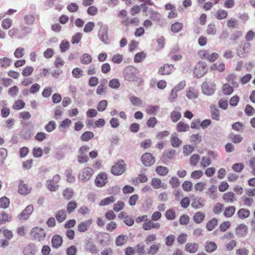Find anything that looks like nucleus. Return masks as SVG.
<instances>
[{"mask_svg":"<svg viewBox=\"0 0 255 255\" xmlns=\"http://www.w3.org/2000/svg\"><path fill=\"white\" fill-rule=\"evenodd\" d=\"M228 15V13L227 11L223 9H218L215 14V17L219 20L226 19Z\"/></svg>","mask_w":255,"mask_h":255,"instance_id":"39","label":"nucleus"},{"mask_svg":"<svg viewBox=\"0 0 255 255\" xmlns=\"http://www.w3.org/2000/svg\"><path fill=\"white\" fill-rule=\"evenodd\" d=\"M175 150L174 149H169L164 151L163 157L166 159H171L174 158L175 155Z\"/></svg>","mask_w":255,"mask_h":255,"instance_id":"56","label":"nucleus"},{"mask_svg":"<svg viewBox=\"0 0 255 255\" xmlns=\"http://www.w3.org/2000/svg\"><path fill=\"white\" fill-rule=\"evenodd\" d=\"M165 216L168 220H174L176 217V212L175 210L173 209H169L167 210L165 212Z\"/></svg>","mask_w":255,"mask_h":255,"instance_id":"61","label":"nucleus"},{"mask_svg":"<svg viewBox=\"0 0 255 255\" xmlns=\"http://www.w3.org/2000/svg\"><path fill=\"white\" fill-rule=\"evenodd\" d=\"M197 54L200 59L207 60L210 62H214L219 56L218 53H210L209 51L206 49H202L198 51Z\"/></svg>","mask_w":255,"mask_h":255,"instance_id":"2","label":"nucleus"},{"mask_svg":"<svg viewBox=\"0 0 255 255\" xmlns=\"http://www.w3.org/2000/svg\"><path fill=\"white\" fill-rule=\"evenodd\" d=\"M217 249L216 244L212 241H207L205 243V250L208 253H212Z\"/></svg>","mask_w":255,"mask_h":255,"instance_id":"31","label":"nucleus"},{"mask_svg":"<svg viewBox=\"0 0 255 255\" xmlns=\"http://www.w3.org/2000/svg\"><path fill=\"white\" fill-rule=\"evenodd\" d=\"M218 220L214 218L210 220L206 225V228L208 231H213L218 225Z\"/></svg>","mask_w":255,"mask_h":255,"instance_id":"30","label":"nucleus"},{"mask_svg":"<svg viewBox=\"0 0 255 255\" xmlns=\"http://www.w3.org/2000/svg\"><path fill=\"white\" fill-rule=\"evenodd\" d=\"M141 160L143 164L146 166H151L155 162L154 157L148 152L143 154L141 157Z\"/></svg>","mask_w":255,"mask_h":255,"instance_id":"11","label":"nucleus"},{"mask_svg":"<svg viewBox=\"0 0 255 255\" xmlns=\"http://www.w3.org/2000/svg\"><path fill=\"white\" fill-rule=\"evenodd\" d=\"M25 105V104L24 101L22 100L18 99L14 102L12 105V108L15 110H20L24 108Z\"/></svg>","mask_w":255,"mask_h":255,"instance_id":"46","label":"nucleus"},{"mask_svg":"<svg viewBox=\"0 0 255 255\" xmlns=\"http://www.w3.org/2000/svg\"><path fill=\"white\" fill-rule=\"evenodd\" d=\"M12 63V60L7 57H3L0 59V66L2 68L9 67Z\"/></svg>","mask_w":255,"mask_h":255,"instance_id":"57","label":"nucleus"},{"mask_svg":"<svg viewBox=\"0 0 255 255\" xmlns=\"http://www.w3.org/2000/svg\"><path fill=\"white\" fill-rule=\"evenodd\" d=\"M34 207L32 205H29L19 215L18 218L20 220H27L29 218L30 215L32 213Z\"/></svg>","mask_w":255,"mask_h":255,"instance_id":"14","label":"nucleus"},{"mask_svg":"<svg viewBox=\"0 0 255 255\" xmlns=\"http://www.w3.org/2000/svg\"><path fill=\"white\" fill-rule=\"evenodd\" d=\"M170 118L174 123L177 122L181 118V114L180 112L173 111L170 114Z\"/></svg>","mask_w":255,"mask_h":255,"instance_id":"59","label":"nucleus"},{"mask_svg":"<svg viewBox=\"0 0 255 255\" xmlns=\"http://www.w3.org/2000/svg\"><path fill=\"white\" fill-rule=\"evenodd\" d=\"M174 70L173 65L165 64L161 67L158 71V74L160 75H169Z\"/></svg>","mask_w":255,"mask_h":255,"instance_id":"13","label":"nucleus"},{"mask_svg":"<svg viewBox=\"0 0 255 255\" xmlns=\"http://www.w3.org/2000/svg\"><path fill=\"white\" fill-rule=\"evenodd\" d=\"M56 127V123L53 121H51L45 126L44 128L46 131L50 132L54 130Z\"/></svg>","mask_w":255,"mask_h":255,"instance_id":"64","label":"nucleus"},{"mask_svg":"<svg viewBox=\"0 0 255 255\" xmlns=\"http://www.w3.org/2000/svg\"><path fill=\"white\" fill-rule=\"evenodd\" d=\"M12 220V217L4 211L0 212V225L9 222Z\"/></svg>","mask_w":255,"mask_h":255,"instance_id":"29","label":"nucleus"},{"mask_svg":"<svg viewBox=\"0 0 255 255\" xmlns=\"http://www.w3.org/2000/svg\"><path fill=\"white\" fill-rule=\"evenodd\" d=\"M85 249L86 251L93 254H97L99 252V250L91 240H88L86 242Z\"/></svg>","mask_w":255,"mask_h":255,"instance_id":"19","label":"nucleus"},{"mask_svg":"<svg viewBox=\"0 0 255 255\" xmlns=\"http://www.w3.org/2000/svg\"><path fill=\"white\" fill-rule=\"evenodd\" d=\"M12 24V20L11 18H6L4 19L1 22V27L4 29H9Z\"/></svg>","mask_w":255,"mask_h":255,"instance_id":"63","label":"nucleus"},{"mask_svg":"<svg viewBox=\"0 0 255 255\" xmlns=\"http://www.w3.org/2000/svg\"><path fill=\"white\" fill-rule=\"evenodd\" d=\"M202 92L208 96L213 95L216 90V84L213 82H204L201 86Z\"/></svg>","mask_w":255,"mask_h":255,"instance_id":"7","label":"nucleus"},{"mask_svg":"<svg viewBox=\"0 0 255 255\" xmlns=\"http://www.w3.org/2000/svg\"><path fill=\"white\" fill-rule=\"evenodd\" d=\"M222 199L225 202L228 203H232L236 200L235 193L231 191L224 193Z\"/></svg>","mask_w":255,"mask_h":255,"instance_id":"22","label":"nucleus"},{"mask_svg":"<svg viewBox=\"0 0 255 255\" xmlns=\"http://www.w3.org/2000/svg\"><path fill=\"white\" fill-rule=\"evenodd\" d=\"M152 220H148L142 224V229L145 231L150 230L152 229H158L160 227L159 223H154Z\"/></svg>","mask_w":255,"mask_h":255,"instance_id":"16","label":"nucleus"},{"mask_svg":"<svg viewBox=\"0 0 255 255\" xmlns=\"http://www.w3.org/2000/svg\"><path fill=\"white\" fill-rule=\"evenodd\" d=\"M159 107L158 106L148 105L146 108V113L150 115L156 114Z\"/></svg>","mask_w":255,"mask_h":255,"instance_id":"52","label":"nucleus"},{"mask_svg":"<svg viewBox=\"0 0 255 255\" xmlns=\"http://www.w3.org/2000/svg\"><path fill=\"white\" fill-rule=\"evenodd\" d=\"M118 16L122 20L121 23L125 26L128 27L130 25L136 26L139 24V19L136 17L129 18L128 16V12L126 10H121Z\"/></svg>","mask_w":255,"mask_h":255,"instance_id":"1","label":"nucleus"},{"mask_svg":"<svg viewBox=\"0 0 255 255\" xmlns=\"http://www.w3.org/2000/svg\"><path fill=\"white\" fill-rule=\"evenodd\" d=\"M233 86H231L229 83H225L223 85L222 90L223 93L225 95H230L234 92Z\"/></svg>","mask_w":255,"mask_h":255,"instance_id":"33","label":"nucleus"},{"mask_svg":"<svg viewBox=\"0 0 255 255\" xmlns=\"http://www.w3.org/2000/svg\"><path fill=\"white\" fill-rule=\"evenodd\" d=\"M73 190L71 188H67L63 191V196L66 200H70L73 196Z\"/></svg>","mask_w":255,"mask_h":255,"instance_id":"58","label":"nucleus"},{"mask_svg":"<svg viewBox=\"0 0 255 255\" xmlns=\"http://www.w3.org/2000/svg\"><path fill=\"white\" fill-rule=\"evenodd\" d=\"M61 177L58 174L55 175L52 179H48L46 183L47 188L51 192H55L59 188L58 183L60 181Z\"/></svg>","mask_w":255,"mask_h":255,"instance_id":"6","label":"nucleus"},{"mask_svg":"<svg viewBox=\"0 0 255 255\" xmlns=\"http://www.w3.org/2000/svg\"><path fill=\"white\" fill-rule=\"evenodd\" d=\"M10 204L9 199L3 196L0 198V208L2 209L7 208Z\"/></svg>","mask_w":255,"mask_h":255,"instance_id":"53","label":"nucleus"},{"mask_svg":"<svg viewBox=\"0 0 255 255\" xmlns=\"http://www.w3.org/2000/svg\"><path fill=\"white\" fill-rule=\"evenodd\" d=\"M126 169V165L123 160H120L113 165L111 172L114 175L118 176L122 174Z\"/></svg>","mask_w":255,"mask_h":255,"instance_id":"5","label":"nucleus"},{"mask_svg":"<svg viewBox=\"0 0 255 255\" xmlns=\"http://www.w3.org/2000/svg\"><path fill=\"white\" fill-rule=\"evenodd\" d=\"M227 81L230 83L235 87H238L239 86L238 83L236 81L237 77L235 74L231 73L228 74L226 77Z\"/></svg>","mask_w":255,"mask_h":255,"instance_id":"32","label":"nucleus"},{"mask_svg":"<svg viewBox=\"0 0 255 255\" xmlns=\"http://www.w3.org/2000/svg\"><path fill=\"white\" fill-rule=\"evenodd\" d=\"M93 173L94 171L91 167H86L81 170L79 179L82 182H86L92 177Z\"/></svg>","mask_w":255,"mask_h":255,"instance_id":"10","label":"nucleus"},{"mask_svg":"<svg viewBox=\"0 0 255 255\" xmlns=\"http://www.w3.org/2000/svg\"><path fill=\"white\" fill-rule=\"evenodd\" d=\"M30 235L33 240L40 242L45 239L46 233L43 229L36 227L32 229Z\"/></svg>","mask_w":255,"mask_h":255,"instance_id":"3","label":"nucleus"},{"mask_svg":"<svg viewBox=\"0 0 255 255\" xmlns=\"http://www.w3.org/2000/svg\"><path fill=\"white\" fill-rule=\"evenodd\" d=\"M217 187L215 185H212L206 192V195L212 199H215L217 198Z\"/></svg>","mask_w":255,"mask_h":255,"instance_id":"27","label":"nucleus"},{"mask_svg":"<svg viewBox=\"0 0 255 255\" xmlns=\"http://www.w3.org/2000/svg\"><path fill=\"white\" fill-rule=\"evenodd\" d=\"M116 198L114 196H109L102 199L99 203L101 206H107L116 201Z\"/></svg>","mask_w":255,"mask_h":255,"instance_id":"35","label":"nucleus"},{"mask_svg":"<svg viewBox=\"0 0 255 255\" xmlns=\"http://www.w3.org/2000/svg\"><path fill=\"white\" fill-rule=\"evenodd\" d=\"M208 70L207 64L203 62H198L195 66L193 74L195 77L198 78L202 77Z\"/></svg>","mask_w":255,"mask_h":255,"instance_id":"4","label":"nucleus"},{"mask_svg":"<svg viewBox=\"0 0 255 255\" xmlns=\"http://www.w3.org/2000/svg\"><path fill=\"white\" fill-rule=\"evenodd\" d=\"M146 54L143 51L137 53L134 58V62L135 63L141 62L146 57Z\"/></svg>","mask_w":255,"mask_h":255,"instance_id":"60","label":"nucleus"},{"mask_svg":"<svg viewBox=\"0 0 255 255\" xmlns=\"http://www.w3.org/2000/svg\"><path fill=\"white\" fill-rule=\"evenodd\" d=\"M93 223L92 219H88L79 224L77 230L79 232H86Z\"/></svg>","mask_w":255,"mask_h":255,"instance_id":"18","label":"nucleus"},{"mask_svg":"<svg viewBox=\"0 0 255 255\" xmlns=\"http://www.w3.org/2000/svg\"><path fill=\"white\" fill-rule=\"evenodd\" d=\"M31 129L28 128H23L20 133L21 137L24 139H29L31 137Z\"/></svg>","mask_w":255,"mask_h":255,"instance_id":"45","label":"nucleus"},{"mask_svg":"<svg viewBox=\"0 0 255 255\" xmlns=\"http://www.w3.org/2000/svg\"><path fill=\"white\" fill-rule=\"evenodd\" d=\"M183 25L179 22H175L171 25V30L174 33L179 32L183 28Z\"/></svg>","mask_w":255,"mask_h":255,"instance_id":"54","label":"nucleus"},{"mask_svg":"<svg viewBox=\"0 0 255 255\" xmlns=\"http://www.w3.org/2000/svg\"><path fill=\"white\" fill-rule=\"evenodd\" d=\"M160 246L161 245L159 243L152 245L147 250V254L149 255L156 254L158 252Z\"/></svg>","mask_w":255,"mask_h":255,"instance_id":"40","label":"nucleus"},{"mask_svg":"<svg viewBox=\"0 0 255 255\" xmlns=\"http://www.w3.org/2000/svg\"><path fill=\"white\" fill-rule=\"evenodd\" d=\"M236 209L233 206L227 207L224 212V215L227 218L231 217L235 213Z\"/></svg>","mask_w":255,"mask_h":255,"instance_id":"42","label":"nucleus"},{"mask_svg":"<svg viewBox=\"0 0 255 255\" xmlns=\"http://www.w3.org/2000/svg\"><path fill=\"white\" fill-rule=\"evenodd\" d=\"M211 109V117L213 120L216 121H219L220 118V111L218 110L215 105H211L210 107Z\"/></svg>","mask_w":255,"mask_h":255,"instance_id":"28","label":"nucleus"},{"mask_svg":"<svg viewBox=\"0 0 255 255\" xmlns=\"http://www.w3.org/2000/svg\"><path fill=\"white\" fill-rule=\"evenodd\" d=\"M227 26L229 28L234 29L238 27V21L235 18H231L227 20Z\"/></svg>","mask_w":255,"mask_h":255,"instance_id":"43","label":"nucleus"},{"mask_svg":"<svg viewBox=\"0 0 255 255\" xmlns=\"http://www.w3.org/2000/svg\"><path fill=\"white\" fill-rule=\"evenodd\" d=\"M135 71L132 67L126 68L123 72L125 79L129 82L137 81L138 77L136 76Z\"/></svg>","mask_w":255,"mask_h":255,"instance_id":"8","label":"nucleus"},{"mask_svg":"<svg viewBox=\"0 0 255 255\" xmlns=\"http://www.w3.org/2000/svg\"><path fill=\"white\" fill-rule=\"evenodd\" d=\"M189 126L184 122H179L176 126V130L179 132H185L189 130Z\"/></svg>","mask_w":255,"mask_h":255,"instance_id":"34","label":"nucleus"},{"mask_svg":"<svg viewBox=\"0 0 255 255\" xmlns=\"http://www.w3.org/2000/svg\"><path fill=\"white\" fill-rule=\"evenodd\" d=\"M92 61V56L87 53L83 54L80 57V62L83 64L88 65L91 63Z\"/></svg>","mask_w":255,"mask_h":255,"instance_id":"44","label":"nucleus"},{"mask_svg":"<svg viewBox=\"0 0 255 255\" xmlns=\"http://www.w3.org/2000/svg\"><path fill=\"white\" fill-rule=\"evenodd\" d=\"M205 215L202 212L196 213L193 216V220L197 224L201 223L205 219Z\"/></svg>","mask_w":255,"mask_h":255,"instance_id":"36","label":"nucleus"},{"mask_svg":"<svg viewBox=\"0 0 255 255\" xmlns=\"http://www.w3.org/2000/svg\"><path fill=\"white\" fill-rule=\"evenodd\" d=\"M248 233V227L245 224L239 225L236 229V234L238 237H245Z\"/></svg>","mask_w":255,"mask_h":255,"instance_id":"20","label":"nucleus"},{"mask_svg":"<svg viewBox=\"0 0 255 255\" xmlns=\"http://www.w3.org/2000/svg\"><path fill=\"white\" fill-rule=\"evenodd\" d=\"M217 29L215 23H209L207 27L206 32L209 35H215L216 34Z\"/></svg>","mask_w":255,"mask_h":255,"instance_id":"38","label":"nucleus"},{"mask_svg":"<svg viewBox=\"0 0 255 255\" xmlns=\"http://www.w3.org/2000/svg\"><path fill=\"white\" fill-rule=\"evenodd\" d=\"M94 136V134L90 131H85L81 136V139L83 141H88Z\"/></svg>","mask_w":255,"mask_h":255,"instance_id":"48","label":"nucleus"},{"mask_svg":"<svg viewBox=\"0 0 255 255\" xmlns=\"http://www.w3.org/2000/svg\"><path fill=\"white\" fill-rule=\"evenodd\" d=\"M170 142L173 147H178L182 143V140L176 135H172L170 138Z\"/></svg>","mask_w":255,"mask_h":255,"instance_id":"47","label":"nucleus"},{"mask_svg":"<svg viewBox=\"0 0 255 255\" xmlns=\"http://www.w3.org/2000/svg\"><path fill=\"white\" fill-rule=\"evenodd\" d=\"M51 243L52 247L57 249L61 247L63 243L62 238L59 235H54L51 239Z\"/></svg>","mask_w":255,"mask_h":255,"instance_id":"23","label":"nucleus"},{"mask_svg":"<svg viewBox=\"0 0 255 255\" xmlns=\"http://www.w3.org/2000/svg\"><path fill=\"white\" fill-rule=\"evenodd\" d=\"M148 15L150 19L154 21H159L161 19V14L157 11L150 9L148 11Z\"/></svg>","mask_w":255,"mask_h":255,"instance_id":"37","label":"nucleus"},{"mask_svg":"<svg viewBox=\"0 0 255 255\" xmlns=\"http://www.w3.org/2000/svg\"><path fill=\"white\" fill-rule=\"evenodd\" d=\"M36 249L34 244H28L23 249V253L24 255H34Z\"/></svg>","mask_w":255,"mask_h":255,"instance_id":"25","label":"nucleus"},{"mask_svg":"<svg viewBox=\"0 0 255 255\" xmlns=\"http://www.w3.org/2000/svg\"><path fill=\"white\" fill-rule=\"evenodd\" d=\"M210 69L212 71H218L223 72L225 69V64L224 63H221L218 64L214 63L211 67Z\"/></svg>","mask_w":255,"mask_h":255,"instance_id":"50","label":"nucleus"},{"mask_svg":"<svg viewBox=\"0 0 255 255\" xmlns=\"http://www.w3.org/2000/svg\"><path fill=\"white\" fill-rule=\"evenodd\" d=\"M199 244L196 243H188L185 247V251L190 253H195L199 249Z\"/></svg>","mask_w":255,"mask_h":255,"instance_id":"24","label":"nucleus"},{"mask_svg":"<svg viewBox=\"0 0 255 255\" xmlns=\"http://www.w3.org/2000/svg\"><path fill=\"white\" fill-rule=\"evenodd\" d=\"M107 80L106 79H103L101 81L100 85L96 89V94L98 95H104L107 93Z\"/></svg>","mask_w":255,"mask_h":255,"instance_id":"17","label":"nucleus"},{"mask_svg":"<svg viewBox=\"0 0 255 255\" xmlns=\"http://www.w3.org/2000/svg\"><path fill=\"white\" fill-rule=\"evenodd\" d=\"M107 175L105 172L100 173L95 180V185L99 187H103L107 182Z\"/></svg>","mask_w":255,"mask_h":255,"instance_id":"12","label":"nucleus"},{"mask_svg":"<svg viewBox=\"0 0 255 255\" xmlns=\"http://www.w3.org/2000/svg\"><path fill=\"white\" fill-rule=\"evenodd\" d=\"M156 173L160 176L166 175L168 172L169 169L167 167L163 166H157L155 169Z\"/></svg>","mask_w":255,"mask_h":255,"instance_id":"49","label":"nucleus"},{"mask_svg":"<svg viewBox=\"0 0 255 255\" xmlns=\"http://www.w3.org/2000/svg\"><path fill=\"white\" fill-rule=\"evenodd\" d=\"M238 217L241 219H245L249 217L250 212L249 210L242 208L238 211Z\"/></svg>","mask_w":255,"mask_h":255,"instance_id":"55","label":"nucleus"},{"mask_svg":"<svg viewBox=\"0 0 255 255\" xmlns=\"http://www.w3.org/2000/svg\"><path fill=\"white\" fill-rule=\"evenodd\" d=\"M97 25L99 26L98 35L100 39L104 43H107L108 41V27L104 25L102 22H99Z\"/></svg>","mask_w":255,"mask_h":255,"instance_id":"9","label":"nucleus"},{"mask_svg":"<svg viewBox=\"0 0 255 255\" xmlns=\"http://www.w3.org/2000/svg\"><path fill=\"white\" fill-rule=\"evenodd\" d=\"M128 237L126 235H119L115 240V244L117 246H122L126 244Z\"/></svg>","mask_w":255,"mask_h":255,"instance_id":"41","label":"nucleus"},{"mask_svg":"<svg viewBox=\"0 0 255 255\" xmlns=\"http://www.w3.org/2000/svg\"><path fill=\"white\" fill-rule=\"evenodd\" d=\"M130 102L131 103L132 105L134 106L139 107L141 106L142 104V100L134 96H132L129 98Z\"/></svg>","mask_w":255,"mask_h":255,"instance_id":"62","label":"nucleus"},{"mask_svg":"<svg viewBox=\"0 0 255 255\" xmlns=\"http://www.w3.org/2000/svg\"><path fill=\"white\" fill-rule=\"evenodd\" d=\"M55 218L59 223H62L67 218L66 211L63 209L58 210L55 214Z\"/></svg>","mask_w":255,"mask_h":255,"instance_id":"26","label":"nucleus"},{"mask_svg":"<svg viewBox=\"0 0 255 255\" xmlns=\"http://www.w3.org/2000/svg\"><path fill=\"white\" fill-rule=\"evenodd\" d=\"M229 138L234 143H239L243 139V137L241 135L233 133H231L229 135Z\"/></svg>","mask_w":255,"mask_h":255,"instance_id":"51","label":"nucleus"},{"mask_svg":"<svg viewBox=\"0 0 255 255\" xmlns=\"http://www.w3.org/2000/svg\"><path fill=\"white\" fill-rule=\"evenodd\" d=\"M31 188L26 184L24 183L23 181L20 180L18 184V192L21 195H27L30 192Z\"/></svg>","mask_w":255,"mask_h":255,"instance_id":"21","label":"nucleus"},{"mask_svg":"<svg viewBox=\"0 0 255 255\" xmlns=\"http://www.w3.org/2000/svg\"><path fill=\"white\" fill-rule=\"evenodd\" d=\"M191 206L195 209H200L204 207V200L201 197H195L192 195Z\"/></svg>","mask_w":255,"mask_h":255,"instance_id":"15","label":"nucleus"}]
</instances>
